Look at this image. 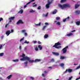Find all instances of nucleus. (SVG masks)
<instances>
[{"mask_svg":"<svg viewBox=\"0 0 80 80\" xmlns=\"http://www.w3.org/2000/svg\"><path fill=\"white\" fill-rule=\"evenodd\" d=\"M25 55L23 53L22 54V55L20 56V57H22V58L20 59V60H21V61H23L24 60H27L29 62L30 58L29 57L27 56L25 57Z\"/></svg>","mask_w":80,"mask_h":80,"instance_id":"2","label":"nucleus"},{"mask_svg":"<svg viewBox=\"0 0 80 80\" xmlns=\"http://www.w3.org/2000/svg\"><path fill=\"white\" fill-rule=\"evenodd\" d=\"M44 73H47V71H45L44 72Z\"/></svg>","mask_w":80,"mask_h":80,"instance_id":"55","label":"nucleus"},{"mask_svg":"<svg viewBox=\"0 0 80 80\" xmlns=\"http://www.w3.org/2000/svg\"><path fill=\"white\" fill-rule=\"evenodd\" d=\"M62 51H63V53H65L67 52V49H65L64 48H63Z\"/></svg>","mask_w":80,"mask_h":80,"instance_id":"10","label":"nucleus"},{"mask_svg":"<svg viewBox=\"0 0 80 80\" xmlns=\"http://www.w3.org/2000/svg\"><path fill=\"white\" fill-rule=\"evenodd\" d=\"M3 18H0V22L2 20H3Z\"/></svg>","mask_w":80,"mask_h":80,"instance_id":"49","label":"nucleus"},{"mask_svg":"<svg viewBox=\"0 0 80 80\" xmlns=\"http://www.w3.org/2000/svg\"><path fill=\"white\" fill-rule=\"evenodd\" d=\"M45 25H49V24L48 23H47V22H45Z\"/></svg>","mask_w":80,"mask_h":80,"instance_id":"45","label":"nucleus"},{"mask_svg":"<svg viewBox=\"0 0 80 80\" xmlns=\"http://www.w3.org/2000/svg\"><path fill=\"white\" fill-rule=\"evenodd\" d=\"M10 32H11V33H12V32H13V30L12 29L11 30V32L10 31Z\"/></svg>","mask_w":80,"mask_h":80,"instance_id":"52","label":"nucleus"},{"mask_svg":"<svg viewBox=\"0 0 80 80\" xmlns=\"http://www.w3.org/2000/svg\"><path fill=\"white\" fill-rule=\"evenodd\" d=\"M80 4H75V9H76L78 8L79 7H80Z\"/></svg>","mask_w":80,"mask_h":80,"instance_id":"11","label":"nucleus"},{"mask_svg":"<svg viewBox=\"0 0 80 80\" xmlns=\"http://www.w3.org/2000/svg\"><path fill=\"white\" fill-rule=\"evenodd\" d=\"M37 4H35L34 5H33L32 6V7H37Z\"/></svg>","mask_w":80,"mask_h":80,"instance_id":"39","label":"nucleus"},{"mask_svg":"<svg viewBox=\"0 0 80 80\" xmlns=\"http://www.w3.org/2000/svg\"><path fill=\"white\" fill-rule=\"evenodd\" d=\"M38 10H40L41 9V6H39L38 8Z\"/></svg>","mask_w":80,"mask_h":80,"instance_id":"36","label":"nucleus"},{"mask_svg":"<svg viewBox=\"0 0 80 80\" xmlns=\"http://www.w3.org/2000/svg\"><path fill=\"white\" fill-rule=\"evenodd\" d=\"M80 21L76 22V24L77 25H80Z\"/></svg>","mask_w":80,"mask_h":80,"instance_id":"21","label":"nucleus"},{"mask_svg":"<svg viewBox=\"0 0 80 80\" xmlns=\"http://www.w3.org/2000/svg\"><path fill=\"white\" fill-rule=\"evenodd\" d=\"M52 54H53L54 55H55V56H58V55H59V53H58V52H52Z\"/></svg>","mask_w":80,"mask_h":80,"instance_id":"9","label":"nucleus"},{"mask_svg":"<svg viewBox=\"0 0 80 80\" xmlns=\"http://www.w3.org/2000/svg\"><path fill=\"white\" fill-rule=\"evenodd\" d=\"M58 6L61 8V9H64L65 8H70L71 7L70 5L67 3L64 4L63 5H62L61 4H58Z\"/></svg>","mask_w":80,"mask_h":80,"instance_id":"1","label":"nucleus"},{"mask_svg":"<svg viewBox=\"0 0 80 80\" xmlns=\"http://www.w3.org/2000/svg\"><path fill=\"white\" fill-rule=\"evenodd\" d=\"M23 10L22 9H21L20 10V11L19 12V13H20L21 14H22L23 13Z\"/></svg>","mask_w":80,"mask_h":80,"instance_id":"23","label":"nucleus"},{"mask_svg":"<svg viewBox=\"0 0 80 80\" xmlns=\"http://www.w3.org/2000/svg\"><path fill=\"white\" fill-rule=\"evenodd\" d=\"M19 48L20 50H21L22 49V47L21 46H19Z\"/></svg>","mask_w":80,"mask_h":80,"instance_id":"54","label":"nucleus"},{"mask_svg":"<svg viewBox=\"0 0 80 80\" xmlns=\"http://www.w3.org/2000/svg\"><path fill=\"white\" fill-rule=\"evenodd\" d=\"M24 39V37H23L22 38L20 39V42H22V40H23Z\"/></svg>","mask_w":80,"mask_h":80,"instance_id":"41","label":"nucleus"},{"mask_svg":"<svg viewBox=\"0 0 80 80\" xmlns=\"http://www.w3.org/2000/svg\"><path fill=\"white\" fill-rule=\"evenodd\" d=\"M60 17H56V20H60Z\"/></svg>","mask_w":80,"mask_h":80,"instance_id":"25","label":"nucleus"},{"mask_svg":"<svg viewBox=\"0 0 80 80\" xmlns=\"http://www.w3.org/2000/svg\"><path fill=\"white\" fill-rule=\"evenodd\" d=\"M75 13L77 15H79V14H80V10L76 11Z\"/></svg>","mask_w":80,"mask_h":80,"instance_id":"13","label":"nucleus"},{"mask_svg":"<svg viewBox=\"0 0 80 80\" xmlns=\"http://www.w3.org/2000/svg\"><path fill=\"white\" fill-rule=\"evenodd\" d=\"M68 48V46H67L65 48H65V49H67Z\"/></svg>","mask_w":80,"mask_h":80,"instance_id":"46","label":"nucleus"},{"mask_svg":"<svg viewBox=\"0 0 80 80\" xmlns=\"http://www.w3.org/2000/svg\"><path fill=\"white\" fill-rule=\"evenodd\" d=\"M67 71L69 73H71V72H72V69H67L66 70V71L64 72V73H67Z\"/></svg>","mask_w":80,"mask_h":80,"instance_id":"6","label":"nucleus"},{"mask_svg":"<svg viewBox=\"0 0 80 80\" xmlns=\"http://www.w3.org/2000/svg\"><path fill=\"white\" fill-rule=\"evenodd\" d=\"M40 61H41V60L40 59H36L35 60V61L33 60H31L30 59H29V62L30 63H33V62H40Z\"/></svg>","mask_w":80,"mask_h":80,"instance_id":"5","label":"nucleus"},{"mask_svg":"<svg viewBox=\"0 0 80 80\" xmlns=\"http://www.w3.org/2000/svg\"><path fill=\"white\" fill-rule=\"evenodd\" d=\"M9 25V23H8L6 24V25H5V28H7V26L8 25Z\"/></svg>","mask_w":80,"mask_h":80,"instance_id":"47","label":"nucleus"},{"mask_svg":"<svg viewBox=\"0 0 80 80\" xmlns=\"http://www.w3.org/2000/svg\"><path fill=\"white\" fill-rule=\"evenodd\" d=\"M2 46V45H0V49H1V48H3V47Z\"/></svg>","mask_w":80,"mask_h":80,"instance_id":"42","label":"nucleus"},{"mask_svg":"<svg viewBox=\"0 0 80 80\" xmlns=\"http://www.w3.org/2000/svg\"><path fill=\"white\" fill-rule=\"evenodd\" d=\"M24 43H27V44H28V43H30V42H27V40H25V42H24Z\"/></svg>","mask_w":80,"mask_h":80,"instance_id":"30","label":"nucleus"},{"mask_svg":"<svg viewBox=\"0 0 80 80\" xmlns=\"http://www.w3.org/2000/svg\"><path fill=\"white\" fill-rule=\"evenodd\" d=\"M31 1L28 2V3L26 4V5H28L29 3H31V2H34V1H35V0H30Z\"/></svg>","mask_w":80,"mask_h":80,"instance_id":"12","label":"nucleus"},{"mask_svg":"<svg viewBox=\"0 0 80 80\" xmlns=\"http://www.w3.org/2000/svg\"><path fill=\"white\" fill-rule=\"evenodd\" d=\"M24 64H25V66H27V64H28V62L26 61L24 62Z\"/></svg>","mask_w":80,"mask_h":80,"instance_id":"32","label":"nucleus"},{"mask_svg":"<svg viewBox=\"0 0 80 80\" xmlns=\"http://www.w3.org/2000/svg\"><path fill=\"white\" fill-rule=\"evenodd\" d=\"M41 22H40L39 23V24H36L35 25L36 26H40V25L41 24Z\"/></svg>","mask_w":80,"mask_h":80,"instance_id":"27","label":"nucleus"},{"mask_svg":"<svg viewBox=\"0 0 80 80\" xmlns=\"http://www.w3.org/2000/svg\"><path fill=\"white\" fill-rule=\"evenodd\" d=\"M38 44H41V43L40 41H38Z\"/></svg>","mask_w":80,"mask_h":80,"instance_id":"51","label":"nucleus"},{"mask_svg":"<svg viewBox=\"0 0 80 80\" xmlns=\"http://www.w3.org/2000/svg\"><path fill=\"white\" fill-rule=\"evenodd\" d=\"M12 75L11 74L9 76L7 77V78H8V80H9V79H10L11 78H12Z\"/></svg>","mask_w":80,"mask_h":80,"instance_id":"16","label":"nucleus"},{"mask_svg":"<svg viewBox=\"0 0 80 80\" xmlns=\"http://www.w3.org/2000/svg\"><path fill=\"white\" fill-rule=\"evenodd\" d=\"M66 2V0H61V3H63V2Z\"/></svg>","mask_w":80,"mask_h":80,"instance_id":"29","label":"nucleus"},{"mask_svg":"<svg viewBox=\"0 0 80 80\" xmlns=\"http://www.w3.org/2000/svg\"><path fill=\"white\" fill-rule=\"evenodd\" d=\"M12 22V20H10V21H9V22Z\"/></svg>","mask_w":80,"mask_h":80,"instance_id":"61","label":"nucleus"},{"mask_svg":"<svg viewBox=\"0 0 80 80\" xmlns=\"http://www.w3.org/2000/svg\"><path fill=\"white\" fill-rule=\"evenodd\" d=\"M56 24L58 25H60V22H58L57 23H56Z\"/></svg>","mask_w":80,"mask_h":80,"instance_id":"35","label":"nucleus"},{"mask_svg":"<svg viewBox=\"0 0 80 80\" xmlns=\"http://www.w3.org/2000/svg\"><path fill=\"white\" fill-rule=\"evenodd\" d=\"M80 68V65H79V66H78L77 68H76V69H79V68Z\"/></svg>","mask_w":80,"mask_h":80,"instance_id":"43","label":"nucleus"},{"mask_svg":"<svg viewBox=\"0 0 80 80\" xmlns=\"http://www.w3.org/2000/svg\"><path fill=\"white\" fill-rule=\"evenodd\" d=\"M3 53L2 52V53H0V57H2L3 56Z\"/></svg>","mask_w":80,"mask_h":80,"instance_id":"33","label":"nucleus"},{"mask_svg":"<svg viewBox=\"0 0 80 80\" xmlns=\"http://www.w3.org/2000/svg\"><path fill=\"white\" fill-rule=\"evenodd\" d=\"M57 9H55L54 11L52 12V14H56L57 12Z\"/></svg>","mask_w":80,"mask_h":80,"instance_id":"14","label":"nucleus"},{"mask_svg":"<svg viewBox=\"0 0 80 80\" xmlns=\"http://www.w3.org/2000/svg\"><path fill=\"white\" fill-rule=\"evenodd\" d=\"M46 27H47V26H44L43 27V28H42V30H45V28H46Z\"/></svg>","mask_w":80,"mask_h":80,"instance_id":"31","label":"nucleus"},{"mask_svg":"<svg viewBox=\"0 0 80 80\" xmlns=\"http://www.w3.org/2000/svg\"><path fill=\"white\" fill-rule=\"evenodd\" d=\"M42 76L43 77H45V75L44 74H42Z\"/></svg>","mask_w":80,"mask_h":80,"instance_id":"50","label":"nucleus"},{"mask_svg":"<svg viewBox=\"0 0 80 80\" xmlns=\"http://www.w3.org/2000/svg\"><path fill=\"white\" fill-rule=\"evenodd\" d=\"M26 7H27V5H24V8H26Z\"/></svg>","mask_w":80,"mask_h":80,"instance_id":"59","label":"nucleus"},{"mask_svg":"<svg viewBox=\"0 0 80 80\" xmlns=\"http://www.w3.org/2000/svg\"><path fill=\"white\" fill-rule=\"evenodd\" d=\"M23 21L22 20H20L18 21V22H17L16 24L17 25H18V24H23Z\"/></svg>","mask_w":80,"mask_h":80,"instance_id":"7","label":"nucleus"},{"mask_svg":"<svg viewBox=\"0 0 80 80\" xmlns=\"http://www.w3.org/2000/svg\"><path fill=\"white\" fill-rule=\"evenodd\" d=\"M48 16V13H47L46 14V15H45V16H46V17H47V16Z\"/></svg>","mask_w":80,"mask_h":80,"instance_id":"60","label":"nucleus"},{"mask_svg":"<svg viewBox=\"0 0 80 80\" xmlns=\"http://www.w3.org/2000/svg\"><path fill=\"white\" fill-rule=\"evenodd\" d=\"M38 48L39 49L41 50L42 49V47L41 46V45H39L38 46Z\"/></svg>","mask_w":80,"mask_h":80,"instance_id":"15","label":"nucleus"},{"mask_svg":"<svg viewBox=\"0 0 80 80\" xmlns=\"http://www.w3.org/2000/svg\"><path fill=\"white\" fill-rule=\"evenodd\" d=\"M35 11L33 10H31L30 11V13H32V12H35Z\"/></svg>","mask_w":80,"mask_h":80,"instance_id":"28","label":"nucleus"},{"mask_svg":"<svg viewBox=\"0 0 80 80\" xmlns=\"http://www.w3.org/2000/svg\"><path fill=\"white\" fill-rule=\"evenodd\" d=\"M43 80H45V78H44L43 79Z\"/></svg>","mask_w":80,"mask_h":80,"instance_id":"64","label":"nucleus"},{"mask_svg":"<svg viewBox=\"0 0 80 80\" xmlns=\"http://www.w3.org/2000/svg\"><path fill=\"white\" fill-rule=\"evenodd\" d=\"M1 38H2V39H3V36L1 37Z\"/></svg>","mask_w":80,"mask_h":80,"instance_id":"62","label":"nucleus"},{"mask_svg":"<svg viewBox=\"0 0 80 80\" xmlns=\"http://www.w3.org/2000/svg\"><path fill=\"white\" fill-rule=\"evenodd\" d=\"M42 17H46L45 15L44 14H42Z\"/></svg>","mask_w":80,"mask_h":80,"instance_id":"53","label":"nucleus"},{"mask_svg":"<svg viewBox=\"0 0 80 80\" xmlns=\"http://www.w3.org/2000/svg\"><path fill=\"white\" fill-rule=\"evenodd\" d=\"M53 1H50L49 0H48V3L46 5V7L47 9L49 8H50V5H51Z\"/></svg>","mask_w":80,"mask_h":80,"instance_id":"4","label":"nucleus"},{"mask_svg":"<svg viewBox=\"0 0 80 80\" xmlns=\"http://www.w3.org/2000/svg\"><path fill=\"white\" fill-rule=\"evenodd\" d=\"M35 2H34V3H32V5H35Z\"/></svg>","mask_w":80,"mask_h":80,"instance_id":"63","label":"nucleus"},{"mask_svg":"<svg viewBox=\"0 0 80 80\" xmlns=\"http://www.w3.org/2000/svg\"><path fill=\"white\" fill-rule=\"evenodd\" d=\"M80 78L79 77V78H77L76 79V80H79V79H80Z\"/></svg>","mask_w":80,"mask_h":80,"instance_id":"56","label":"nucleus"},{"mask_svg":"<svg viewBox=\"0 0 80 80\" xmlns=\"http://www.w3.org/2000/svg\"><path fill=\"white\" fill-rule=\"evenodd\" d=\"M67 35L68 37H70V36H72V35H73V33L70 32L67 34Z\"/></svg>","mask_w":80,"mask_h":80,"instance_id":"19","label":"nucleus"},{"mask_svg":"<svg viewBox=\"0 0 80 80\" xmlns=\"http://www.w3.org/2000/svg\"><path fill=\"white\" fill-rule=\"evenodd\" d=\"M60 59L63 60V59H64L65 58V57H64L63 56H61L60 58Z\"/></svg>","mask_w":80,"mask_h":80,"instance_id":"26","label":"nucleus"},{"mask_svg":"<svg viewBox=\"0 0 80 80\" xmlns=\"http://www.w3.org/2000/svg\"><path fill=\"white\" fill-rule=\"evenodd\" d=\"M35 50L36 51H38V48L37 47L35 48Z\"/></svg>","mask_w":80,"mask_h":80,"instance_id":"37","label":"nucleus"},{"mask_svg":"<svg viewBox=\"0 0 80 80\" xmlns=\"http://www.w3.org/2000/svg\"><path fill=\"white\" fill-rule=\"evenodd\" d=\"M60 66L62 67V68H64V64L63 63H61L60 64Z\"/></svg>","mask_w":80,"mask_h":80,"instance_id":"20","label":"nucleus"},{"mask_svg":"<svg viewBox=\"0 0 80 80\" xmlns=\"http://www.w3.org/2000/svg\"><path fill=\"white\" fill-rule=\"evenodd\" d=\"M61 44L59 42H58L55 43V45L53 46V47H55L56 48H57L58 49H60V48H61L62 47L61 46H59L58 45H61Z\"/></svg>","mask_w":80,"mask_h":80,"instance_id":"3","label":"nucleus"},{"mask_svg":"<svg viewBox=\"0 0 80 80\" xmlns=\"http://www.w3.org/2000/svg\"><path fill=\"white\" fill-rule=\"evenodd\" d=\"M55 59L53 58H52L51 60L49 61V63H51V62H54Z\"/></svg>","mask_w":80,"mask_h":80,"instance_id":"17","label":"nucleus"},{"mask_svg":"<svg viewBox=\"0 0 80 80\" xmlns=\"http://www.w3.org/2000/svg\"><path fill=\"white\" fill-rule=\"evenodd\" d=\"M48 37V34H45L44 35V38H47V37Z\"/></svg>","mask_w":80,"mask_h":80,"instance_id":"24","label":"nucleus"},{"mask_svg":"<svg viewBox=\"0 0 80 80\" xmlns=\"http://www.w3.org/2000/svg\"><path fill=\"white\" fill-rule=\"evenodd\" d=\"M37 42L36 41H34L33 42L34 43H37Z\"/></svg>","mask_w":80,"mask_h":80,"instance_id":"58","label":"nucleus"},{"mask_svg":"<svg viewBox=\"0 0 80 80\" xmlns=\"http://www.w3.org/2000/svg\"><path fill=\"white\" fill-rule=\"evenodd\" d=\"M11 33V32H10V31L8 30L6 32V35H7V36H8Z\"/></svg>","mask_w":80,"mask_h":80,"instance_id":"8","label":"nucleus"},{"mask_svg":"<svg viewBox=\"0 0 80 80\" xmlns=\"http://www.w3.org/2000/svg\"><path fill=\"white\" fill-rule=\"evenodd\" d=\"M25 31H26L25 30H22V33H25Z\"/></svg>","mask_w":80,"mask_h":80,"instance_id":"40","label":"nucleus"},{"mask_svg":"<svg viewBox=\"0 0 80 80\" xmlns=\"http://www.w3.org/2000/svg\"><path fill=\"white\" fill-rule=\"evenodd\" d=\"M75 32V30H74L71 31V32Z\"/></svg>","mask_w":80,"mask_h":80,"instance_id":"57","label":"nucleus"},{"mask_svg":"<svg viewBox=\"0 0 80 80\" xmlns=\"http://www.w3.org/2000/svg\"><path fill=\"white\" fill-rule=\"evenodd\" d=\"M69 18H70V17H67V18H66L65 19H63V21L64 22H65L66 21V20H67V19H69Z\"/></svg>","mask_w":80,"mask_h":80,"instance_id":"18","label":"nucleus"},{"mask_svg":"<svg viewBox=\"0 0 80 80\" xmlns=\"http://www.w3.org/2000/svg\"><path fill=\"white\" fill-rule=\"evenodd\" d=\"M15 18V17H11L9 18V20H13Z\"/></svg>","mask_w":80,"mask_h":80,"instance_id":"22","label":"nucleus"},{"mask_svg":"<svg viewBox=\"0 0 80 80\" xmlns=\"http://www.w3.org/2000/svg\"><path fill=\"white\" fill-rule=\"evenodd\" d=\"M13 62H18V59H17L16 60H13Z\"/></svg>","mask_w":80,"mask_h":80,"instance_id":"34","label":"nucleus"},{"mask_svg":"<svg viewBox=\"0 0 80 80\" xmlns=\"http://www.w3.org/2000/svg\"><path fill=\"white\" fill-rule=\"evenodd\" d=\"M72 77H69V80H71L72 79Z\"/></svg>","mask_w":80,"mask_h":80,"instance_id":"44","label":"nucleus"},{"mask_svg":"<svg viewBox=\"0 0 80 80\" xmlns=\"http://www.w3.org/2000/svg\"><path fill=\"white\" fill-rule=\"evenodd\" d=\"M24 35L25 36H27V33L26 32L24 33Z\"/></svg>","mask_w":80,"mask_h":80,"instance_id":"48","label":"nucleus"},{"mask_svg":"<svg viewBox=\"0 0 80 80\" xmlns=\"http://www.w3.org/2000/svg\"><path fill=\"white\" fill-rule=\"evenodd\" d=\"M30 79L32 80H34V78L32 77H30Z\"/></svg>","mask_w":80,"mask_h":80,"instance_id":"38","label":"nucleus"}]
</instances>
